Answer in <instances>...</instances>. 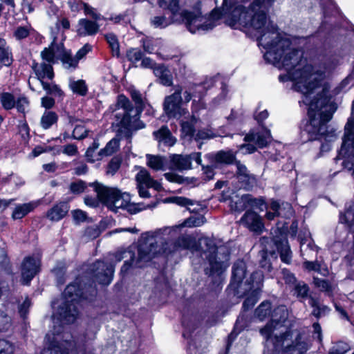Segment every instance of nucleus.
I'll return each mask as SVG.
<instances>
[{
    "instance_id": "obj_36",
    "label": "nucleus",
    "mask_w": 354,
    "mask_h": 354,
    "mask_svg": "<svg viewBox=\"0 0 354 354\" xmlns=\"http://www.w3.org/2000/svg\"><path fill=\"white\" fill-rule=\"evenodd\" d=\"M345 212L344 215L341 216L340 221L345 223L350 227L354 225V201H350L345 205Z\"/></svg>"
},
{
    "instance_id": "obj_48",
    "label": "nucleus",
    "mask_w": 354,
    "mask_h": 354,
    "mask_svg": "<svg viewBox=\"0 0 354 354\" xmlns=\"http://www.w3.org/2000/svg\"><path fill=\"white\" fill-rule=\"evenodd\" d=\"M270 312L271 304L269 301H263L256 309L255 313L260 320H263L270 315Z\"/></svg>"
},
{
    "instance_id": "obj_54",
    "label": "nucleus",
    "mask_w": 354,
    "mask_h": 354,
    "mask_svg": "<svg viewBox=\"0 0 354 354\" xmlns=\"http://www.w3.org/2000/svg\"><path fill=\"white\" fill-rule=\"evenodd\" d=\"M268 252L266 247L259 252V256L261 257L259 263L261 268L266 269L268 271H270L272 266L270 260L268 259Z\"/></svg>"
},
{
    "instance_id": "obj_14",
    "label": "nucleus",
    "mask_w": 354,
    "mask_h": 354,
    "mask_svg": "<svg viewBox=\"0 0 354 354\" xmlns=\"http://www.w3.org/2000/svg\"><path fill=\"white\" fill-rule=\"evenodd\" d=\"M102 202L103 206L107 207L111 211L116 212L118 209H124L131 214H136L147 208H153L158 204L157 202H154L145 205L143 203H134L131 201H102Z\"/></svg>"
},
{
    "instance_id": "obj_44",
    "label": "nucleus",
    "mask_w": 354,
    "mask_h": 354,
    "mask_svg": "<svg viewBox=\"0 0 354 354\" xmlns=\"http://www.w3.org/2000/svg\"><path fill=\"white\" fill-rule=\"evenodd\" d=\"M234 164L236 165V174L239 180L245 183H248L250 180L252 178V176L248 170L246 166L242 164L239 160L235 161Z\"/></svg>"
},
{
    "instance_id": "obj_58",
    "label": "nucleus",
    "mask_w": 354,
    "mask_h": 354,
    "mask_svg": "<svg viewBox=\"0 0 354 354\" xmlns=\"http://www.w3.org/2000/svg\"><path fill=\"white\" fill-rule=\"evenodd\" d=\"M29 106L28 100L24 97L21 96L17 98L15 101V106L19 113L25 114L26 109Z\"/></svg>"
},
{
    "instance_id": "obj_37",
    "label": "nucleus",
    "mask_w": 354,
    "mask_h": 354,
    "mask_svg": "<svg viewBox=\"0 0 354 354\" xmlns=\"http://www.w3.org/2000/svg\"><path fill=\"white\" fill-rule=\"evenodd\" d=\"M309 304L313 310L312 311V315L317 318H319L322 316L326 315L329 312V308L325 306L319 304V301L313 297H309Z\"/></svg>"
},
{
    "instance_id": "obj_60",
    "label": "nucleus",
    "mask_w": 354,
    "mask_h": 354,
    "mask_svg": "<svg viewBox=\"0 0 354 354\" xmlns=\"http://www.w3.org/2000/svg\"><path fill=\"white\" fill-rule=\"evenodd\" d=\"M14 347L5 339H0V354H13Z\"/></svg>"
},
{
    "instance_id": "obj_51",
    "label": "nucleus",
    "mask_w": 354,
    "mask_h": 354,
    "mask_svg": "<svg viewBox=\"0 0 354 354\" xmlns=\"http://www.w3.org/2000/svg\"><path fill=\"white\" fill-rule=\"evenodd\" d=\"M70 86L74 93L80 95H85L87 93V86L84 80L74 81L71 83Z\"/></svg>"
},
{
    "instance_id": "obj_15",
    "label": "nucleus",
    "mask_w": 354,
    "mask_h": 354,
    "mask_svg": "<svg viewBox=\"0 0 354 354\" xmlns=\"http://www.w3.org/2000/svg\"><path fill=\"white\" fill-rule=\"evenodd\" d=\"M93 276L96 281L102 285H109L113 277V265L107 261H97L91 267Z\"/></svg>"
},
{
    "instance_id": "obj_11",
    "label": "nucleus",
    "mask_w": 354,
    "mask_h": 354,
    "mask_svg": "<svg viewBox=\"0 0 354 354\" xmlns=\"http://www.w3.org/2000/svg\"><path fill=\"white\" fill-rule=\"evenodd\" d=\"M183 88L180 86L175 87L174 93L167 96L164 101V110L169 118H178L185 115L188 111L181 106Z\"/></svg>"
},
{
    "instance_id": "obj_49",
    "label": "nucleus",
    "mask_w": 354,
    "mask_h": 354,
    "mask_svg": "<svg viewBox=\"0 0 354 354\" xmlns=\"http://www.w3.org/2000/svg\"><path fill=\"white\" fill-rule=\"evenodd\" d=\"M294 295L301 299L306 298L309 292L308 286L303 281H297L294 286Z\"/></svg>"
},
{
    "instance_id": "obj_57",
    "label": "nucleus",
    "mask_w": 354,
    "mask_h": 354,
    "mask_svg": "<svg viewBox=\"0 0 354 354\" xmlns=\"http://www.w3.org/2000/svg\"><path fill=\"white\" fill-rule=\"evenodd\" d=\"M282 279L285 281V283L290 286H294L297 282V279L293 273L290 270L283 268L281 270Z\"/></svg>"
},
{
    "instance_id": "obj_12",
    "label": "nucleus",
    "mask_w": 354,
    "mask_h": 354,
    "mask_svg": "<svg viewBox=\"0 0 354 354\" xmlns=\"http://www.w3.org/2000/svg\"><path fill=\"white\" fill-rule=\"evenodd\" d=\"M136 168L139 169V171L136 175L135 179L140 197H151V195L148 192L149 188H153L156 191H159L162 189L161 184L157 180H155L145 168L140 166H136Z\"/></svg>"
},
{
    "instance_id": "obj_35",
    "label": "nucleus",
    "mask_w": 354,
    "mask_h": 354,
    "mask_svg": "<svg viewBox=\"0 0 354 354\" xmlns=\"http://www.w3.org/2000/svg\"><path fill=\"white\" fill-rule=\"evenodd\" d=\"M36 207L33 203H26L17 205L13 210L12 217L13 219H20L30 212Z\"/></svg>"
},
{
    "instance_id": "obj_33",
    "label": "nucleus",
    "mask_w": 354,
    "mask_h": 354,
    "mask_svg": "<svg viewBox=\"0 0 354 354\" xmlns=\"http://www.w3.org/2000/svg\"><path fill=\"white\" fill-rule=\"evenodd\" d=\"M120 147V140L118 138L111 139L105 146L97 152L98 160H102L104 157L109 156L115 153Z\"/></svg>"
},
{
    "instance_id": "obj_41",
    "label": "nucleus",
    "mask_w": 354,
    "mask_h": 354,
    "mask_svg": "<svg viewBox=\"0 0 354 354\" xmlns=\"http://www.w3.org/2000/svg\"><path fill=\"white\" fill-rule=\"evenodd\" d=\"M195 91L198 92L199 97H203L205 92L204 85L203 84H192V85L189 86V87L183 93L185 102L187 103L192 100V98L193 97L192 95H194V93Z\"/></svg>"
},
{
    "instance_id": "obj_56",
    "label": "nucleus",
    "mask_w": 354,
    "mask_h": 354,
    "mask_svg": "<svg viewBox=\"0 0 354 354\" xmlns=\"http://www.w3.org/2000/svg\"><path fill=\"white\" fill-rule=\"evenodd\" d=\"M88 130L83 125H76L72 133V138L75 140H82L87 136Z\"/></svg>"
},
{
    "instance_id": "obj_5",
    "label": "nucleus",
    "mask_w": 354,
    "mask_h": 354,
    "mask_svg": "<svg viewBox=\"0 0 354 354\" xmlns=\"http://www.w3.org/2000/svg\"><path fill=\"white\" fill-rule=\"evenodd\" d=\"M160 7L168 8L172 15L171 21L184 23L187 30L192 33L206 32L215 27V21L224 17L226 19L227 0L223 1L222 10L214 9L211 16L207 18L203 16L199 11L190 12L183 10L178 12L179 6L178 0H158Z\"/></svg>"
},
{
    "instance_id": "obj_40",
    "label": "nucleus",
    "mask_w": 354,
    "mask_h": 354,
    "mask_svg": "<svg viewBox=\"0 0 354 354\" xmlns=\"http://www.w3.org/2000/svg\"><path fill=\"white\" fill-rule=\"evenodd\" d=\"M196 122L197 118L194 115H192L189 120L181 122V130L185 136H188L189 138L194 137Z\"/></svg>"
},
{
    "instance_id": "obj_26",
    "label": "nucleus",
    "mask_w": 354,
    "mask_h": 354,
    "mask_svg": "<svg viewBox=\"0 0 354 354\" xmlns=\"http://www.w3.org/2000/svg\"><path fill=\"white\" fill-rule=\"evenodd\" d=\"M78 25L77 32L81 36L94 35L98 32L100 26L97 21H93L86 19H80Z\"/></svg>"
},
{
    "instance_id": "obj_63",
    "label": "nucleus",
    "mask_w": 354,
    "mask_h": 354,
    "mask_svg": "<svg viewBox=\"0 0 354 354\" xmlns=\"http://www.w3.org/2000/svg\"><path fill=\"white\" fill-rule=\"evenodd\" d=\"M82 5L86 15H90L93 19H95V21H99L101 19V15L96 13L93 8L85 3H82Z\"/></svg>"
},
{
    "instance_id": "obj_23",
    "label": "nucleus",
    "mask_w": 354,
    "mask_h": 354,
    "mask_svg": "<svg viewBox=\"0 0 354 354\" xmlns=\"http://www.w3.org/2000/svg\"><path fill=\"white\" fill-rule=\"evenodd\" d=\"M272 212H268L266 216L268 220H272L276 216L289 217L292 214L291 205L284 201H273L270 205Z\"/></svg>"
},
{
    "instance_id": "obj_10",
    "label": "nucleus",
    "mask_w": 354,
    "mask_h": 354,
    "mask_svg": "<svg viewBox=\"0 0 354 354\" xmlns=\"http://www.w3.org/2000/svg\"><path fill=\"white\" fill-rule=\"evenodd\" d=\"M40 55L44 61L56 62L57 59L60 60L62 66L69 71H75L78 66L77 59L72 55L71 51L66 50L63 44L57 43L55 39L48 47L44 48Z\"/></svg>"
},
{
    "instance_id": "obj_16",
    "label": "nucleus",
    "mask_w": 354,
    "mask_h": 354,
    "mask_svg": "<svg viewBox=\"0 0 354 354\" xmlns=\"http://www.w3.org/2000/svg\"><path fill=\"white\" fill-rule=\"evenodd\" d=\"M55 333L52 335L48 334L46 339L50 342L49 349L50 354H68L69 347L72 346V342L64 341L62 342V339L66 335H61L59 330H56V326H54ZM68 336V335H66Z\"/></svg>"
},
{
    "instance_id": "obj_46",
    "label": "nucleus",
    "mask_w": 354,
    "mask_h": 354,
    "mask_svg": "<svg viewBox=\"0 0 354 354\" xmlns=\"http://www.w3.org/2000/svg\"><path fill=\"white\" fill-rule=\"evenodd\" d=\"M104 37L111 49L113 55L119 57L120 45L117 37L113 33L104 35Z\"/></svg>"
},
{
    "instance_id": "obj_3",
    "label": "nucleus",
    "mask_w": 354,
    "mask_h": 354,
    "mask_svg": "<svg viewBox=\"0 0 354 354\" xmlns=\"http://www.w3.org/2000/svg\"><path fill=\"white\" fill-rule=\"evenodd\" d=\"M275 0H253L248 7L242 5L225 6L226 24L234 28L239 27L252 28L260 30V37L270 29L273 24H268V12Z\"/></svg>"
},
{
    "instance_id": "obj_25",
    "label": "nucleus",
    "mask_w": 354,
    "mask_h": 354,
    "mask_svg": "<svg viewBox=\"0 0 354 354\" xmlns=\"http://www.w3.org/2000/svg\"><path fill=\"white\" fill-rule=\"evenodd\" d=\"M270 130L263 128V132H250L247 134L244 138V140L246 142H254L259 148H263L266 147L270 142Z\"/></svg>"
},
{
    "instance_id": "obj_38",
    "label": "nucleus",
    "mask_w": 354,
    "mask_h": 354,
    "mask_svg": "<svg viewBox=\"0 0 354 354\" xmlns=\"http://www.w3.org/2000/svg\"><path fill=\"white\" fill-rule=\"evenodd\" d=\"M301 254L305 260L310 259L316 257L317 250L311 242L306 243L303 240L301 241Z\"/></svg>"
},
{
    "instance_id": "obj_62",
    "label": "nucleus",
    "mask_w": 354,
    "mask_h": 354,
    "mask_svg": "<svg viewBox=\"0 0 354 354\" xmlns=\"http://www.w3.org/2000/svg\"><path fill=\"white\" fill-rule=\"evenodd\" d=\"M196 141H200L201 140H208L212 138V132L206 129H202L198 131L196 134H194L192 137Z\"/></svg>"
},
{
    "instance_id": "obj_1",
    "label": "nucleus",
    "mask_w": 354,
    "mask_h": 354,
    "mask_svg": "<svg viewBox=\"0 0 354 354\" xmlns=\"http://www.w3.org/2000/svg\"><path fill=\"white\" fill-rule=\"evenodd\" d=\"M270 28L259 37L260 45L267 50L265 59L289 73L295 91L303 95L314 94L322 88L324 74L306 64L303 51L292 46L287 35L277 31L273 26Z\"/></svg>"
},
{
    "instance_id": "obj_61",
    "label": "nucleus",
    "mask_w": 354,
    "mask_h": 354,
    "mask_svg": "<svg viewBox=\"0 0 354 354\" xmlns=\"http://www.w3.org/2000/svg\"><path fill=\"white\" fill-rule=\"evenodd\" d=\"M315 285L321 289L322 291L330 292L331 291V286L328 281L321 279L319 278H314Z\"/></svg>"
},
{
    "instance_id": "obj_4",
    "label": "nucleus",
    "mask_w": 354,
    "mask_h": 354,
    "mask_svg": "<svg viewBox=\"0 0 354 354\" xmlns=\"http://www.w3.org/2000/svg\"><path fill=\"white\" fill-rule=\"evenodd\" d=\"M287 310L283 306L274 309L271 322L260 330L261 334L268 340L272 336L274 349L279 354H304L308 350L307 344L297 333L295 339L289 330H285L283 323L287 319Z\"/></svg>"
},
{
    "instance_id": "obj_17",
    "label": "nucleus",
    "mask_w": 354,
    "mask_h": 354,
    "mask_svg": "<svg viewBox=\"0 0 354 354\" xmlns=\"http://www.w3.org/2000/svg\"><path fill=\"white\" fill-rule=\"evenodd\" d=\"M274 233L275 234L274 235L273 241L280 254L281 260L287 264H290L292 260V252L287 239L283 235L285 234V231L282 232L277 227L274 230Z\"/></svg>"
},
{
    "instance_id": "obj_20",
    "label": "nucleus",
    "mask_w": 354,
    "mask_h": 354,
    "mask_svg": "<svg viewBox=\"0 0 354 354\" xmlns=\"http://www.w3.org/2000/svg\"><path fill=\"white\" fill-rule=\"evenodd\" d=\"M241 223L250 231L260 234L264 230V224L261 218L254 212L247 211L241 219Z\"/></svg>"
},
{
    "instance_id": "obj_29",
    "label": "nucleus",
    "mask_w": 354,
    "mask_h": 354,
    "mask_svg": "<svg viewBox=\"0 0 354 354\" xmlns=\"http://www.w3.org/2000/svg\"><path fill=\"white\" fill-rule=\"evenodd\" d=\"M153 73L162 85L169 86L172 84V75L171 72L165 66L158 65L154 68Z\"/></svg>"
},
{
    "instance_id": "obj_34",
    "label": "nucleus",
    "mask_w": 354,
    "mask_h": 354,
    "mask_svg": "<svg viewBox=\"0 0 354 354\" xmlns=\"http://www.w3.org/2000/svg\"><path fill=\"white\" fill-rule=\"evenodd\" d=\"M263 274L261 271L254 272L250 278L248 288H245V290L250 291L252 290H259L263 285Z\"/></svg>"
},
{
    "instance_id": "obj_28",
    "label": "nucleus",
    "mask_w": 354,
    "mask_h": 354,
    "mask_svg": "<svg viewBox=\"0 0 354 354\" xmlns=\"http://www.w3.org/2000/svg\"><path fill=\"white\" fill-rule=\"evenodd\" d=\"M68 212L66 203L61 202L52 207L47 213V217L52 221H58L63 218Z\"/></svg>"
},
{
    "instance_id": "obj_64",
    "label": "nucleus",
    "mask_w": 354,
    "mask_h": 354,
    "mask_svg": "<svg viewBox=\"0 0 354 354\" xmlns=\"http://www.w3.org/2000/svg\"><path fill=\"white\" fill-rule=\"evenodd\" d=\"M86 188V184L82 180L72 183L70 185V189L73 193H82Z\"/></svg>"
},
{
    "instance_id": "obj_52",
    "label": "nucleus",
    "mask_w": 354,
    "mask_h": 354,
    "mask_svg": "<svg viewBox=\"0 0 354 354\" xmlns=\"http://www.w3.org/2000/svg\"><path fill=\"white\" fill-rule=\"evenodd\" d=\"M100 143L97 140H94L92 145L90 146L86 151V157L89 162H93L96 160H99L97 158V152L95 151L99 148Z\"/></svg>"
},
{
    "instance_id": "obj_59",
    "label": "nucleus",
    "mask_w": 354,
    "mask_h": 354,
    "mask_svg": "<svg viewBox=\"0 0 354 354\" xmlns=\"http://www.w3.org/2000/svg\"><path fill=\"white\" fill-rule=\"evenodd\" d=\"M151 23L156 28H165L167 26L171 21L164 16H156L151 19Z\"/></svg>"
},
{
    "instance_id": "obj_8",
    "label": "nucleus",
    "mask_w": 354,
    "mask_h": 354,
    "mask_svg": "<svg viewBox=\"0 0 354 354\" xmlns=\"http://www.w3.org/2000/svg\"><path fill=\"white\" fill-rule=\"evenodd\" d=\"M63 295L65 301L59 308L57 317L54 318L53 322L55 324L58 322L66 324H72L78 315L77 304L82 297L79 286L76 283L67 286Z\"/></svg>"
},
{
    "instance_id": "obj_2",
    "label": "nucleus",
    "mask_w": 354,
    "mask_h": 354,
    "mask_svg": "<svg viewBox=\"0 0 354 354\" xmlns=\"http://www.w3.org/2000/svg\"><path fill=\"white\" fill-rule=\"evenodd\" d=\"M314 93H316V96L313 99L311 97L313 94L303 95L302 102L308 106L309 121L305 124L302 132L308 135L310 140H319L322 137L332 140L335 137V132L328 131L326 124L331 120L335 109L330 104L328 90L322 87Z\"/></svg>"
},
{
    "instance_id": "obj_45",
    "label": "nucleus",
    "mask_w": 354,
    "mask_h": 354,
    "mask_svg": "<svg viewBox=\"0 0 354 354\" xmlns=\"http://www.w3.org/2000/svg\"><path fill=\"white\" fill-rule=\"evenodd\" d=\"M16 99L15 96L8 92L0 93V102L6 110H10L15 106Z\"/></svg>"
},
{
    "instance_id": "obj_55",
    "label": "nucleus",
    "mask_w": 354,
    "mask_h": 354,
    "mask_svg": "<svg viewBox=\"0 0 354 354\" xmlns=\"http://www.w3.org/2000/svg\"><path fill=\"white\" fill-rule=\"evenodd\" d=\"M30 28L28 26H18L13 32V35L17 40H21L30 35Z\"/></svg>"
},
{
    "instance_id": "obj_7",
    "label": "nucleus",
    "mask_w": 354,
    "mask_h": 354,
    "mask_svg": "<svg viewBox=\"0 0 354 354\" xmlns=\"http://www.w3.org/2000/svg\"><path fill=\"white\" fill-rule=\"evenodd\" d=\"M199 249L196 250L203 259L208 261L209 270L205 268L206 274L209 275L221 273L225 268V262L228 260L229 253L223 247L216 248L213 241L208 238H203L198 241Z\"/></svg>"
},
{
    "instance_id": "obj_18",
    "label": "nucleus",
    "mask_w": 354,
    "mask_h": 354,
    "mask_svg": "<svg viewBox=\"0 0 354 354\" xmlns=\"http://www.w3.org/2000/svg\"><path fill=\"white\" fill-rule=\"evenodd\" d=\"M201 153H192L189 155H178L175 154L172 156L171 162L173 168L178 170L183 171L192 168V162L194 160L197 165H201Z\"/></svg>"
},
{
    "instance_id": "obj_42",
    "label": "nucleus",
    "mask_w": 354,
    "mask_h": 354,
    "mask_svg": "<svg viewBox=\"0 0 354 354\" xmlns=\"http://www.w3.org/2000/svg\"><path fill=\"white\" fill-rule=\"evenodd\" d=\"M147 165L153 170L158 171L163 169L164 167V158L159 156H154L151 154L146 155Z\"/></svg>"
},
{
    "instance_id": "obj_19",
    "label": "nucleus",
    "mask_w": 354,
    "mask_h": 354,
    "mask_svg": "<svg viewBox=\"0 0 354 354\" xmlns=\"http://www.w3.org/2000/svg\"><path fill=\"white\" fill-rule=\"evenodd\" d=\"M40 267V259L37 257H28L24 259L21 266V276L24 283H28L38 273Z\"/></svg>"
},
{
    "instance_id": "obj_53",
    "label": "nucleus",
    "mask_w": 354,
    "mask_h": 354,
    "mask_svg": "<svg viewBox=\"0 0 354 354\" xmlns=\"http://www.w3.org/2000/svg\"><path fill=\"white\" fill-rule=\"evenodd\" d=\"M41 84L48 94L57 96H62L63 95L62 91L55 84H49L46 82H42Z\"/></svg>"
},
{
    "instance_id": "obj_30",
    "label": "nucleus",
    "mask_w": 354,
    "mask_h": 354,
    "mask_svg": "<svg viewBox=\"0 0 354 354\" xmlns=\"http://www.w3.org/2000/svg\"><path fill=\"white\" fill-rule=\"evenodd\" d=\"M207 157L216 163L229 165L236 161L235 154L231 151H220L215 154H209Z\"/></svg>"
},
{
    "instance_id": "obj_27",
    "label": "nucleus",
    "mask_w": 354,
    "mask_h": 354,
    "mask_svg": "<svg viewBox=\"0 0 354 354\" xmlns=\"http://www.w3.org/2000/svg\"><path fill=\"white\" fill-rule=\"evenodd\" d=\"M153 136L156 140L168 147L173 146L176 142L167 126H162L159 130L154 131Z\"/></svg>"
},
{
    "instance_id": "obj_6",
    "label": "nucleus",
    "mask_w": 354,
    "mask_h": 354,
    "mask_svg": "<svg viewBox=\"0 0 354 354\" xmlns=\"http://www.w3.org/2000/svg\"><path fill=\"white\" fill-rule=\"evenodd\" d=\"M156 239L153 236L148 237L140 241L138 248V255L135 256L134 253L131 251H118L113 254H110L106 257L108 263L115 266L120 262L124 258L130 257V261H126L121 268V273L125 274L131 267L142 268L151 261L156 254L157 249L154 248Z\"/></svg>"
},
{
    "instance_id": "obj_31",
    "label": "nucleus",
    "mask_w": 354,
    "mask_h": 354,
    "mask_svg": "<svg viewBox=\"0 0 354 354\" xmlns=\"http://www.w3.org/2000/svg\"><path fill=\"white\" fill-rule=\"evenodd\" d=\"M168 202L169 201H164ZM178 205L185 207L192 213H200L206 207L205 204L201 203V201H172Z\"/></svg>"
},
{
    "instance_id": "obj_22",
    "label": "nucleus",
    "mask_w": 354,
    "mask_h": 354,
    "mask_svg": "<svg viewBox=\"0 0 354 354\" xmlns=\"http://www.w3.org/2000/svg\"><path fill=\"white\" fill-rule=\"evenodd\" d=\"M193 246L194 240L189 236H182L179 237L175 243L171 244V247H166L165 245L160 247L157 244L156 241V243L154 244V248H156L158 250L156 254L161 252L164 253H171L178 250L189 249Z\"/></svg>"
},
{
    "instance_id": "obj_50",
    "label": "nucleus",
    "mask_w": 354,
    "mask_h": 354,
    "mask_svg": "<svg viewBox=\"0 0 354 354\" xmlns=\"http://www.w3.org/2000/svg\"><path fill=\"white\" fill-rule=\"evenodd\" d=\"M127 57L129 62L133 64L141 62L144 57L143 53L138 48H131L127 52Z\"/></svg>"
},
{
    "instance_id": "obj_39",
    "label": "nucleus",
    "mask_w": 354,
    "mask_h": 354,
    "mask_svg": "<svg viewBox=\"0 0 354 354\" xmlns=\"http://www.w3.org/2000/svg\"><path fill=\"white\" fill-rule=\"evenodd\" d=\"M0 62L5 66H10L12 62L11 52L3 39H0Z\"/></svg>"
},
{
    "instance_id": "obj_32",
    "label": "nucleus",
    "mask_w": 354,
    "mask_h": 354,
    "mask_svg": "<svg viewBox=\"0 0 354 354\" xmlns=\"http://www.w3.org/2000/svg\"><path fill=\"white\" fill-rule=\"evenodd\" d=\"M245 276V266L243 262H236L233 266L232 285L236 284V288L241 286Z\"/></svg>"
},
{
    "instance_id": "obj_47",
    "label": "nucleus",
    "mask_w": 354,
    "mask_h": 354,
    "mask_svg": "<svg viewBox=\"0 0 354 354\" xmlns=\"http://www.w3.org/2000/svg\"><path fill=\"white\" fill-rule=\"evenodd\" d=\"M129 91L132 100L136 103V115H138L142 112L144 108V102L142 100V94L135 88H131Z\"/></svg>"
},
{
    "instance_id": "obj_13",
    "label": "nucleus",
    "mask_w": 354,
    "mask_h": 354,
    "mask_svg": "<svg viewBox=\"0 0 354 354\" xmlns=\"http://www.w3.org/2000/svg\"><path fill=\"white\" fill-rule=\"evenodd\" d=\"M89 186L97 194V199H124L132 196L129 192H122L118 187H109L97 181L90 183Z\"/></svg>"
},
{
    "instance_id": "obj_24",
    "label": "nucleus",
    "mask_w": 354,
    "mask_h": 354,
    "mask_svg": "<svg viewBox=\"0 0 354 354\" xmlns=\"http://www.w3.org/2000/svg\"><path fill=\"white\" fill-rule=\"evenodd\" d=\"M229 205L232 212L238 213L243 212L249 206L254 210L257 209L259 211L267 209L265 201H230Z\"/></svg>"
},
{
    "instance_id": "obj_43",
    "label": "nucleus",
    "mask_w": 354,
    "mask_h": 354,
    "mask_svg": "<svg viewBox=\"0 0 354 354\" xmlns=\"http://www.w3.org/2000/svg\"><path fill=\"white\" fill-rule=\"evenodd\" d=\"M58 120V115L55 112L46 111L41 118V126L44 129H49L55 124Z\"/></svg>"
},
{
    "instance_id": "obj_21",
    "label": "nucleus",
    "mask_w": 354,
    "mask_h": 354,
    "mask_svg": "<svg viewBox=\"0 0 354 354\" xmlns=\"http://www.w3.org/2000/svg\"><path fill=\"white\" fill-rule=\"evenodd\" d=\"M55 63V62L44 61L43 59L41 63L33 62L32 69L41 84L45 79L52 80L54 78L53 64Z\"/></svg>"
},
{
    "instance_id": "obj_9",
    "label": "nucleus",
    "mask_w": 354,
    "mask_h": 354,
    "mask_svg": "<svg viewBox=\"0 0 354 354\" xmlns=\"http://www.w3.org/2000/svg\"><path fill=\"white\" fill-rule=\"evenodd\" d=\"M110 109L113 112L120 109L123 110L122 117L121 118L119 114H116L115 117L118 119H120L121 127L118 132L126 138L129 139L131 138L133 131L145 128V125L142 121H137L135 119L134 122H132L131 113L133 110V106L124 95H118L116 104L113 106H111Z\"/></svg>"
}]
</instances>
